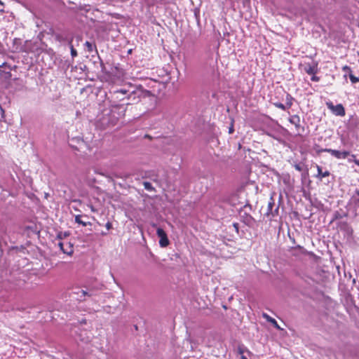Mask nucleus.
<instances>
[{
	"mask_svg": "<svg viewBox=\"0 0 359 359\" xmlns=\"http://www.w3.org/2000/svg\"><path fill=\"white\" fill-rule=\"evenodd\" d=\"M114 93L126 95V98L133 103L138 102L141 97H147L151 95V92L144 90L141 86H130L128 88L124 87L116 90Z\"/></svg>",
	"mask_w": 359,
	"mask_h": 359,
	"instance_id": "1",
	"label": "nucleus"
},
{
	"mask_svg": "<svg viewBox=\"0 0 359 359\" xmlns=\"http://www.w3.org/2000/svg\"><path fill=\"white\" fill-rule=\"evenodd\" d=\"M100 289L95 287H86V289L75 287L71 290L69 296L75 300L82 302L86 300L88 297L96 295L97 290Z\"/></svg>",
	"mask_w": 359,
	"mask_h": 359,
	"instance_id": "2",
	"label": "nucleus"
},
{
	"mask_svg": "<svg viewBox=\"0 0 359 359\" xmlns=\"http://www.w3.org/2000/svg\"><path fill=\"white\" fill-rule=\"evenodd\" d=\"M52 36L61 45H69L74 39L73 34L67 29H59L53 31Z\"/></svg>",
	"mask_w": 359,
	"mask_h": 359,
	"instance_id": "3",
	"label": "nucleus"
},
{
	"mask_svg": "<svg viewBox=\"0 0 359 359\" xmlns=\"http://www.w3.org/2000/svg\"><path fill=\"white\" fill-rule=\"evenodd\" d=\"M280 198H281V196H280L279 201H280ZM278 203H280V202ZM278 213H279V204H278L276 206L275 201L273 199V196H271L269 199V201L268 203L267 211L265 215H266V217H269L270 219H272L275 217L278 216Z\"/></svg>",
	"mask_w": 359,
	"mask_h": 359,
	"instance_id": "4",
	"label": "nucleus"
},
{
	"mask_svg": "<svg viewBox=\"0 0 359 359\" xmlns=\"http://www.w3.org/2000/svg\"><path fill=\"white\" fill-rule=\"evenodd\" d=\"M326 106L328 109L331 111V112L337 116H344L346 114L345 109L341 104H338L334 105L332 102L327 101L326 102Z\"/></svg>",
	"mask_w": 359,
	"mask_h": 359,
	"instance_id": "5",
	"label": "nucleus"
},
{
	"mask_svg": "<svg viewBox=\"0 0 359 359\" xmlns=\"http://www.w3.org/2000/svg\"><path fill=\"white\" fill-rule=\"evenodd\" d=\"M323 151L330 154L338 159H344L350 155V152L348 151H339L326 148L323 149Z\"/></svg>",
	"mask_w": 359,
	"mask_h": 359,
	"instance_id": "6",
	"label": "nucleus"
},
{
	"mask_svg": "<svg viewBox=\"0 0 359 359\" xmlns=\"http://www.w3.org/2000/svg\"><path fill=\"white\" fill-rule=\"evenodd\" d=\"M156 234L160 238L159 245L162 248H165L169 245V240L165 231L161 228H158L156 230Z\"/></svg>",
	"mask_w": 359,
	"mask_h": 359,
	"instance_id": "7",
	"label": "nucleus"
},
{
	"mask_svg": "<svg viewBox=\"0 0 359 359\" xmlns=\"http://www.w3.org/2000/svg\"><path fill=\"white\" fill-rule=\"evenodd\" d=\"M11 66L8 65L7 63L4 62L0 65V74L1 78L5 81L10 80L11 78Z\"/></svg>",
	"mask_w": 359,
	"mask_h": 359,
	"instance_id": "8",
	"label": "nucleus"
},
{
	"mask_svg": "<svg viewBox=\"0 0 359 359\" xmlns=\"http://www.w3.org/2000/svg\"><path fill=\"white\" fill-rule=\"evenodd\" d=\"M58 247L63 253L67 254V255H72L74 253L73 244L70 242L65 244V243L60 241L58 243Z\"/></svg>",
	"mask_w": 359,
	"mask_h": 359,
	"instance_id": "9",
	"label": "nucleus"
},
{
	"mask_svg": "<svg viewBox=\"0 0 359 359\" xmlns=\"http://www.w3.org/2000/svg\"><path fill=\"white\" fill-rule=\"evenodd\" d=\"M337 228L345 232L347 235H351L353 232L352 227L346 221H339L337 224Z\"/></svg>",
	"mask_w": 359,
	"mask_h": 359,
	"instance_id": "10",
	"label": "nucleus"
},
{
	"mask_svg": "<svg viewBox=\"0 0 359 359\" xmlns=\"http://www.w3.org/2000/svg\"><path fill=\"white\" fill-rule=\"evenodd\" d=\"M289 121L293 124L297 132L299 133L300 132H304V128L301 126V120L300 117L298 115H293L289 118Z\"/></svg>",
	"mask_w": 359,
	"mask_h": 359,
	"instance_id": "11",
	"label": "nucleus"
},
{
	"mask_svg": "<svg viewBox=\"0 0 359 359\" xmlns=\"http://www.w3.org/2000/svg\"><path fill=\"white\" fill-rule=\"evenodd\" d=\"M304 70L309 75L316 74L318 72V63L312 62L304 65Z\"/></svg>",
	"mask_w": 359,
	"mask_h": 359,
	"instance_id": "12",
	"label": "nucleus"
},
{
	"mask_svg": "<svg viewBox=\"0 0 359 359\" xmlns=\"http://www.w3.org/2000/svg\"><path fill=\"white\" fill-rule=\"evenodd\" d=\"M317 168V174L315 175V177L322 181L323 178H326L330 176L331 173L329 170H323L321 166L316 165Z\"/></svg>",
	"mask_w": 359,
	"mask_h": 359,
	"instance_id": "13",
	"label": "nucleus"
},
{
	"mask_svg": "<svg viewBox=\"0 0 359 359\" xmlns=\"http://www.w3.org/2000/svg\"><path fill=\"white\" fill-rule=\"evenodd\" d=\"M262 316L267 320V322L271 323L277 330H282L274 318H271L266 313H263Z\"/></svg>",
	"mask_w": 359,
	"mask_h": 359,
	"instance_id": "14",
	"label": "nucleus"
},
{
	"mask_svg": "<svg viewBox=\"0 0 359 359\" xmlns=\"http://www.w3.org/2000/svg\"><path fill=\"white\" fill-rule=\"evenodd\" d=\"M85 50L89 53H92L94 50L97 53V50L96 48V46L95 43L90 42V41H86L84 43Z\"/></svg>",
	"mask_w": 359,
	"mask_h": 359,
	"instance_id": "15",
	"label": "nucleus"
},
{
	"mask_svg": "<svg viewBox=\"0 0 359 359\" xmlns=\"http://www.w3.org/2000/svg\"><path fill=\"white\" fill-rule=\"evenodd\" d=\"M246 352L248 355H252V353L243 344H241L238 346L237 353L241 355H244L243 353Z\"/></svg>",
	"mask_w": 359,
	"mask_h": 359,
	"instance_id": "16",
	"label": "nucleus"
},
{
	"mask_svg": "<svg viewBox=\"0 0 359 359\" xmlns=\"http://www.w3.org/2000/svg\"><path fill=\"white\" fill-rule=\"evenodd\" d=\"M351 199L355 205L359 206V187L356 188L354 191V194H353Z\"/></svg>",
	"mask_w": 359,
	"mask_h": 359,
	"instance_id": "17",
	"label": "nucleus"
},
{
	"mask_svg": "<svg viewBox=\"0 0 359 359\" xmlns=\"http://www.w3.org/2000/svg\"><path fill=\"white\" fill-rule=\"evenodd\" d=\"M69 231H59L56 235V239L61 241L69 236Z\"/></svg>",
	"mask_w": 359,
	"mask_h": 359,
	"instance_id": "18",
	"label": "nucleus"
},
{
	"mask_svg": "<svg viewBox=\"0 0 359 359\" xmlns=\"http://www.w3.org/2000/svg\"><path fill=\"white\" fill-rule=\"evenodd\" d=\"M347 215V214H341V212H339V211H335L334 213H333V215H332V222H334V221H336V220H339V219H342L344 217H346Z\"/></svg>",
	"mask_w": 359,
	"mask_h": 359,
	"instance_id": "19",
	"label": "nucleus"
},
{
	"mask_svg": "<svg viewBox=\"0 0 359 359\" xmlns=\"http://www.w3.org/2000/svg\"><path fill=\"white\" fill-rule=\"evenodd\" d=\"M75 221L76 223L81 224L83 226H86L88 224H91L90 222H85L82 220V216L81 215H76L75 217Z\"/></svg>",
	"mask_w": 359,
	"mask_h": 359,
	"instance_id": "20",
	"label": "nucleus"
},
{
	"mask_svg": "<svg viewBox=\"0 0 359 359\" xmlns=\"http://www.w3.org/2000/svg\"><path fill=\"white\" fill-rule=\"evenodd\" d=\"M294 98L292 97V95L289 93L286 94V98H285V106L287 107V109H290L292 105V101Z\"/></svg>",
	"mask_w": 359,
	"mask_h": 359,
	"instance_id": "21",
	"label": "nucleus"
},
{
	"mask_svg": "<svg viewBox=\"0 0 359 359\" xmlns=\"http://www.w3.org/2000/svg\"><path fill=\"white\" fill-rule=\"evenodd\" d=\"M143 185L146 190L149 191H154V188L150 182H144Z\"/></svg>",
	"mask_w": 359,
	"mask_h": 359,
	"instance_id": "22",
	"label": "nucleus"
},
{
	"mask_svg": "<svg viewBox=\"0 0 359 359\" xmlns=\"http://www.w3.org/2000/svg\"><path fill=\"white\" fill-rule=\"evenodd\" d=\"M69 46V48H70V50H71V55L72 56V57H75L77 56V51L74 48V46L72 44V43H71L70 44L68 45Z\"/></svg>",
	"mask_w": 359,
	"mask_h": 359,
	"instance_id": "23",
	"label": "nucleus"
},
{
	"mask_svg": "<svg viewBox=\"0 0 359 359\" xmlns=\"http://www.w3.org/2000/svg\"><path fill=\"white\" fill-rule=\"evenodd\" d=\"M349 69H351V68H350ZM349 78H350L351 81L353 83H358V82L359 81V78H358V77L355 76L351 73V70H350Z\"/></svg>",
	"mask_w": 359,
	"mask_h": 359,
	"instance_id": "24",
	"label": "nucleus"
},
{
	"mask_svg": "<svg viewBox=\"0 0 359 359\" xmlns=\"http://www.w3.org/2000/svg\"><path fill=\"white\" fill-rule=\"evenodd\" d=\"M273 104L277 108H279L283 111L287 109V107L285 106V104H283L280 102H273Z\"/></svg>",
	"mask_w": 359,
	"mask_h": 359,
	"instance_id": "25",
	"label": "nucleus"
},
{
	"mask_svg": "<svg viewBox=\"0 0 359 359\" xmlns=\"http://www.w3.org/2000/svg\"><path fill=\"white\" fill-rule=\"evenodd\" d=\"M294 168L298 171H302L303 168L301 164L297 163L294 165Z\"/></svg>",
	"mask_w": 359,
	"mask_h": 359,
	"instance_id": "26",
	"label": "nucleus"
},
{
	"mask_svg": "<svg viewBox=\"0 0 359 359\" xmlns=\"http://www.w3.org/2000/svg\"><path fill=\"white\" fill-rule=\"evenodd\" d=\"M312 75V77H311V81H315V82H318L320 81V78L317 76H316L315 74H311Z\"/></svg>",
	"mask_w": 359,
	"mask_h": 359,
	"instance_id": "27",
	"label": "nucleus"
},
{
	"mask_svg": "<svg viewBox=\"0 0 359 359\" xmlns=\"http://www.w3.org/2000/svg\"><path fill=\"white\" fill-rule=\"evenodd\" d=\"M105 226L107 230H110L111 229H112V224L110 222H107V224H105Z\"/></svg>",
	"mask_w": 359,
	"mask_h": 359,
	"instance_id": "28",
	"label": "nucleus"
},
{
	"mask_svg": "<svg viewBox=\"0 0 359 359\" xmlns=\"http://www.w3.org/2000/svg\"><path fill=\"white\" fill-rule=\"evenodd\" d=\"M352 157L354 158V159L353 160V162L357 165H359V158L357 159L355 158V155H352Z\"/></svg>",
	"mask_w": 359,
	"mask_h": 359,
	"instance_id": "29",
	"label": "nucleus"
},
{
	"mask_svg": "<svg viewBox=\"0 0 359 359\" xmlns=\"http://www.w3.org/2000/svg\"><path fill=\"white\" fill-rule=\"evenodd\" d=\"M98 59L100 60V66L102 67V69H104V65L100 57H98Z\"/></svg>",
	"mask_w": 359,
	"mask_h": 359,
	"instance_id": "30",
	"label": "nucleus"
},
{
	"mask_svg": "<svg viewBox=\"0 0 359 359\" xmlns=\"http://www.w3.org/2000/svg\"><path fill=\"white\" fill-rule=\"evenodd\" d=\"M233 226L236 229V231L238 232V223H234L233 224Z\"/></svg>",
	"mask_w": 359,
	"mask_h": 359,
	"instance_id": "31",
	"label": "nucleus"
},
{
	"mask_svg": "<svg viewBox=\"0 0 359 359\" xmlns=\"http://www.w3.org/2000/svg\"><path fill=\"white\" fill-rule=\"evenodd\" d=\"M80 340H81V341H84V342H86V343H87V342H88V341H90V338L88 337L86 338V339H81Z\"/></svg>",
	"mask_w": 359,
	"mask_h": 359,
	"instance_id": "32",
	"label": "nucleus"
},
{
	"mask_svg": "<svg viewBox=\"0 0 359 359\" xmlns=\"http://www.w3.org/2000/svg\"><path fill=\"white\" fill-rule=\"evenodd\" d=\"M229 133H233V126H231V127H230V128H229Z\"/></svg>",
	"mask_w": 359,
	"mask_h": 359,
	"instance_id": "33",
	"label": "nucleus"
},
{
	"mask_svg": "<svg viewBox=\"0 0 359 359\" xmlns=\"http://www.w3.org/2000/svg\"><path fill=\"white\" fill-rule=\"evenodd\" d=\"M144 137L145 138H149V139H151L152 138L149 135H145Z\"/></svg>",
	"mask_w": 359,
	"mask_h": 359,
	"instance_id": "34",
	"label": "nucleus"
},
{
	"mask_svg": "<svg viewBox=\"0 0 359 359\" xmlns=\"http://www.w3.org/2000/svg\"><path fill=\"white\" fill-rule=\"evenodd\" d=\"M241 359H248L247 357L245 355H241Z\"/></svg>",
	"mask_w": 359,
	"mask_h": 359,
	"instance_id": "35",
	"label": "nucleus"
},
{
	"mask_svg": "<svg viewBox=\"0 0 359 359\" xmlns=\"http://www.w3.org/2000/svg\"><path fill=\"white\" fill-rule=\"evenodd\" d=\"M323 149H321L318 150V153L324 152V151H323Z\"/></svg>",
	"mask_w": 359,
	"mask_h": 359,
	"instance_id": "36",
	"label": "nucleus"
},
{
	"mask_svg": "<svg viewBox=\"0 0 359 359\" xmlns=\"http://www.w3.org/2000/svg\"><path fill=\"white\" fill-rule=\"evenodd\" d=\"M248 219H249L250 220L253 219H252V217L250 215H248Z\"/></svg>",
	"mask_w": 359,
	"mask_h": 359,
	"instance_id": "37",
	"label": "nucleus"
},
{
	"mask_svg": "<svg viewBox=\"0 0 359 359\" xmlns=\"http://www.w3.org/2000/svg\"><path fill=\"white\" fill-rule=\"evenodd\" d=\"M216 97V93H214L212 94V97Z\"/></svg>",
	"mask_w": 359,
	"mask_h": 359,
	"instance_id": "38",
	"label": "nucleus"
},
{
	"mask_svg": "<svg viewBox=\"0 0 359 359\" xmlns=\"http://www.w3.org/2000/svg\"><path fill=\"white\" fill-rule=\"evenodd\" d=\"M330 182V181L329 180H327V182H325V184H328Z\"/></svg>",
	"mask_w": 359,
	"mask_h": 359,
	"instance_id": "39",
	"label": "nucleus"
},
{
	"mask_svg": "<svg viewBox=\"0 0 359 359\" xmlns=\"http://www.w3.org/2000/svg\"><path fill=\"white\" fill-rule=\"evenodd\" d=\"M102 235H107V233L102 232Z\"/></svg>",
	"mask_w": 359,
	"mask_h": 359,
	"instance_id": "40",
	"label": "nucleus"
},
{
	"mask_svg": "<svg viewBox=\"0 0 359 359\" xmlns=\"http://www.w3.org/2000/svg\"><path fill=\"white\" fill-rule=\"evenodd\" d=\"M0 4L4 5L3 2L0 0Z\"/></svg>",
	"mask_w": 359,
	"mask_h": 359,
	"instance_id": "41",
	"label": "nucleus"
}]
</instances>
